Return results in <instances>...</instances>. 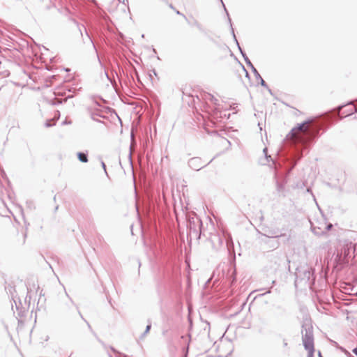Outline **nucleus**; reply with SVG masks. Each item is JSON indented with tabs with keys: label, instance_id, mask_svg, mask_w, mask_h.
<instances>
[{
	"label": "nucleus",
	"instance_id": "nucleus-1",
	"mask_svg": "<svg viewBox=\"0 0 357 357\" xmlns=\"http://www.w3.org/2000/svg\"><path fill=\"white\" fill-rule=\"evenodd\" d=\"M295 286L303 284L310 288L315 283L314 269L307 266H301L296 269Z\"/></svg>",
	"mask_w": 357,
	"mask_h": 357
},
{
	"label": "nucleus",
	"instance_id": "nucleus-2",
	"mask_svg": "<svg viewBox=\"0 0 357 357\" xmlns=\"http://www.w3.org/2000/svg\"><path fill=\"white\" fill-rule=\"evenodd\" d=\"M188 236L191 238L199 240L202 235H204L203 223L201 218L196 214L189 216L188 218Z\"/></svg>",
	"mask_w": 357,
	"mask_h": 357
},
{
	"label": "nucleus",
	"instance_id": "nucleus-3",
	"mask_svg": "<svg viewBox=\"0 0 357 357\" xmlns=\"http://www.w3.org/2000/svg\"><path fill=\"white\" fill-rule=\"evenodd\" d=\"M301 334L303 346L314 344L312 321L308 314H306L303 317L301 322Z\"/></svg>",
	"mask_w": 357,
	"mask_h": 357
},
{
	"label": "nucleus",
	"instance_id": "nucleus-4",
	"mask_svg": "<svg viewBox=\"0 0 357 357\" xmlns=\"http://www.w3.org/2000/svg\"><path fill=\"white\" fill-rule=\"evenodd\" d=\"M262 236H265V239H277L282 237H285L284 243H287L290 240V236H287L286 234L279 233L278 229H268L266 230V233L261 234Z\"/></svg>",
	"mask_w": 357,
	"mask_h": 357
},
{
	"label": "nucleus",
	"instance_id": "nucleus-5",
	"mask_svg": "<svg viewBox=\"0 0 357 357\" xmlns=\"http://www.w3.org/2000/svg\"><path fill=\"white\" fill-rule=\"evenodd\" d=\"M213 159H211L207 164L204 165L202 160L199 157H194L188 160V166L193 170L199 171L208 165Z\"/></svg>",
	"mask_w": 357,
	"mask_h": 357
},
{
	"label": "nucleus",
	"instance_id": "nucleus-6",
	"mask_svg": "<svg viewBox=\"0 0 357 357\" xmlns=\"http://www.w3.org/2000/svg\"><path fill=\"white\" fill-rule=\"evenodd\" d=\"M225 278L229 285L233 286L236 282V269L234 265L230 264L227 270Z\"/></svg>",
	"mask_w": 357,
	"mask_h": 357
},
{
	"label": "nucleus",
	"instance_id": "nucleus-7",
	"mask_svg": "<svg viewBox=\"0 0 357 357\" xmlns=\"http://www.w3.org/2000/svg\"><path fill=\"white\" fill-rule=\"evenodd\" d=\"M352 105V101L351 100H349L348 101L346 104H343V105H340L339 106H337L336 108L333 109V111L336 112V114L337 116H340V119L344 118V117H347V116H351L354 113H357V109H354V110H351L348 114H345V115H342L340 114V112L341 110L346 106H348V105Z\"/></svg>",
	"mask_w": 357,
	"mask_h": 357
},
{
	"label": "nucleus",
	"instance_id": "nucleus-8",
	"mask_svg": "<svg viewBox=\"0 0 357 357\" xmlns=\"http://www.w3.org/2000/svg\"><path fill=\"white\" fill-rule=\"evenodd\" d=\"M357 244L356 243H352L351 242H349V243H347L344 247V265H347L349 263L348 259L350 255V250H353V252L355 254L356 251Z\"/></svg>",
	"mask_w": 357,
	"mask_h": 357
},
{
	"label": "nucleus",
	"instance_id": "nucleus-9",
	"mask_svg": "<svg viewBox=\"0 0 357 357\" xmlns=\"http://www.w3.org/2000/svg\"><path fill=\"white\" fill-rule=\"evenodd\" d=\"M275 178L276 179L275 183H276V190L279 193L283 192L284 190L285 185L287 183V176H284L281 177L280 178H277V176H275Z\"/></svg>",
	"mask_w": 357,
	"mask_h": 357
},
{
	"label": "nucleus",
	"instance_id": "nucleus-10",
	"mask_svg": "<svg viewBox=\"0 0 357 357\" xmlns=\"http://www.w3.org/2000/svg\"><path fill=\"white\" fill-rule=\"evenodd\" d=\"M87 112L91 119L93 121H96L97 122L103 123V121L97 119L96 117L100 116V117H104L103 115L100 114V112L98 109H93L92 107H88L87 108Z\"/></svg>",
	"mask_w": 357,
	"mask_h": 357
},
{
	"label": "nucleus",
	"instance_id": "nucleus-11",
	"mask_svg": "<svg viewBox=\"0 0 357 357\" xmlns=\"http://www.w3.org/2000/svg\"><path fill=\"white\" fill-rule=\"evenodd\" d=\"M262 241L271 250L277 249L280 246V242L277 239H264Z\"/></svg>",
	"mask_w": 357,
	"mask_h": 357
},
{
	"label": "nucleus",
	"instance_id": "nucleus-12",
	"mask_svg": "<svg viewBox=\"0 0 357 357\" xmlns=\"http://www.w3.org/2000/svg\"><path fill=\"white\" fill-rule=\"evenodd\" d=\"M252 72L253 73L255 79L259 81V84L261 86L264 88H268V84L264 80V79L261 77V75L259 73L258 70L256 69L255 67L252 68L251 69Z\"/></svg>",
	"mask_w": 357,
	"mask_h": 357
},
{
	"label": "nucleus",
	"instance_id": "nucleus-13",
	"mask_svg": "<svg viewBox=\"0 0 357 357\" xmlns=\"http://www.w3.org/2000/svg\"><path fill=\"white\" fill-rule=\"evenodd\" d=\"M312 119H307L302 123H298L295 127L291 129V132H295L296 131L302 130L304 129V127L311 122Z\"/></svg>",
	"mask_w": 357,
	"mask_h": 357
},
{
	"label": "nucleus",
	"instance_id": "nucleus-14",
	"mask_svg": "<svg viewBox=\"0 0 357 357\" xmlns=\"http://www.w3.org/2000/svg\"><path fill=\"white\" fill-rule=\"evenodd\" d=\"M77 159L83 163H86L89 161L88 158V151L85 152L79 151L77 153Z\"/></svg>",
	"mask_w": 357,
	"mask_h": 357
},
{
	"label": "nucleus",
	"instance_id": "nucleus-15",
	"mask_svg": "<svg viewBox=\"0 0 357 357\" xmlns=\"http://www.w3.org/2000/svg\"><path fill=\"white\" fill-rule=\"evenodd\" d=\"M190 342H191V335L188 334V339L186 340V345L182 348V355L183 356H188Z\"/></svg>",
	"mask_w": 357,
	"mask_h": 357
},
{
	"label": "nucleus",
	"instance_id": "nucleus-16",
	"mask_svg": "<svg viewBox=\"0 0 357 357\" xmlns=\"http://www.w3.org/2000/svg\"><path fill=\"white\" fill-rule=\"evenodd\" d=\"M305 349L307 351V357H314V344L305 345L303 346Z\"/></svg>",
	"mask_w": 357,
	"mask_h": 357
},
{
	"label": "nucleus",
	"instance_id": "nucleus-17",
	"mask_svg": "<svg viewBox=\"0 0 357 357\" xmlns=\"http://www.w3.org/2000/svg\"><path fill=\"white\" fill-rule=\"evenodd\" d=\"M231 35H232L234 42L236 43V45L238 47V49L241 54L243 56V54H246L245 52L241 48V47L239 45V43L236 38L234 28H231Z\"/></svg>",
	"mask_w": 357,
	"mask_h": 357
},
{
	"label": "nucleus",
	"instance_id": "nucleus-18",
	"mask_svg": "<svg viewBox=\"0 0 357 357\" xmlns=\"http://www.w3.org/2000/svg\"><path fill=\"white\" fill-rule=\"evenodd\" d=\"M13 301H14V303H15V307L17 309V310H20L19 312H18V314L19 316H21L22 317L23 316V312H24V307H20V306L22 305V303H21V301L20 299H19L18 301V304L17 303V301L15 300L13 298Z\"/></svg>",
	"mask_w": 357,
	"mask_h": 357
},
{
	"label": "nucleus",
	"instance_id": "nucleus-19",
	"mask_svg": "<svg viewBox=\"0 0 357 357\" xmlns=\"http://www.w3.org/2000/svg\"><path fill=\"white\" fill-rule=\"evenodd\" d=\"M151 328V322L150 320H148V324L146 326V329L144 332L140 335L139 338L141 340L144 339L145 336L149 333L150 330Z\"/></svg>",
	"mask_w": 357,
	"mask_h": 357
},
{
	"label": "nucleus",
	"instance_id": "nucleus-20",
	"mask_svg": "<svg viewBox=\"0 0 357 357\" xmlns=\"http://www.w3.org/2000/svg\"><path fill=\"white\" fill-rule=\"evenodd\" d=\"M26 290H27V294L24 299V303H25V305H27L28 307H29L30 303H31V297L29 295L31 289L28 287H26Z\"/></svg>",
	"mask_w": 357,
	"mask_h": 357
},
{
	"label": "nucleus",
	"instance_id": "nucleus-21",
	"mask_svg": "<svg viewBox=\"0 0 357 357\" xmlns=\"http://www.w3.org/2000/svg\"><path fill=\"white\" fill-rule=\"evenodd\" d=\"M242 56L248 67H250L251 69L255 67L246 54H243Z\"/></svg>",
	"mask_w": 357,
	"mask_h": 357
},
{
	"label": "nucleus",
	"instance_id": "nucleus-22",
	"mask_svg": "<svg viewBox=\"0 0 357 357\" xmlns=\"http://www.w3.org/2000/svg\"><path fill=\"white\" fill-rule=\"evenodd\" d=\"M109 348L114 354H116L118 356V357H128L127 355L119 352L114 347L110 346Z\"/></svg>",
	"mask_w": 357,
	"mask_h": 357
},
{
	"label": "nucleus",
	"instance_id": "nucleus-23",
	"mask_svg": "<svg viewBox=\"0 0 357 357\" xmlns=\"http://www.w3.org/2000/svg\"><path fill=\"white\" fill-rule=\"evenodd\" d=\"M215 241H218L220 245H222L224 239L220 235H214L213 238H212V241L215 242Z\"/></svg>",
	"mask_w": 357,
	"mask_h": 357
},
{
	"label": "nucleus",
	"instance_id": "nucleus-24",
	"mask_svg": "<svg viewBox=\"0 0 357 357\" xmlns=\"http://www.w3.org/2000/svg\"><path fill=\"white\" fill-rule=\"evenodd\" d=\"M66 100H60V99H54L51 101V104L53 105H59L65 102Z\"/></svg>",
	"mask_w": 357,
	"mask_h": 357
},
{
	"label": "nucleus",
	"instance_id": "nucleus-25",
	"mask_svg": "<svg viewBox=\"0 0 357 357\" xmlns=\"http://www.w3.org/2000/svg\"><path fill=\"white\" fill-rule=\"evenodd\" d=\"M267 151H268V149H267V148H266V147H265V148L263 149V152H264V153L265 154V159H266V162H269V161H270V160H272V158H271V156L270 155H268V153H267Z\"/></svg>",
	"mask_w": 357,
	"mask_h": 357
},
{
	"label": "nucleus",
	"instance_id": "nucleus-26",
	"mask_svg": "<svg viewBox=\"0 0 357 357\" xmlns=\"http://www.w3.org/2000/svg\"><path fill=\"white\" fill-rule=\"evenodd\" d=\"M6 290L8 294L13 295V291H15V289L14 287L8 285V287H6ZM12 297L13 298V296H12Z\"/></svg>",
	"mask_w": 357,
	"mask_h": 357
},
{
	"label": "nucleus",
	"instance_id": "nucleus-27",
	"mask_svg": "<svg viewBox=\"0 0 357 357\" xmlns=\"http://www.w3.org/2000/svg\"><path fill=\"white\" fill-rule=\"evenodd\" d=\"M77 312H78V314L80 316V317L87 324V326L89 327V328L92 331V328H91V325L89 324V323L83 317L82 313L79 311V309L78 307H77Z\"/></svg>",
	"mask_w": 357,
	"mask_h": 357
},
{
	"label": "nucleus",
	"instance_id": "nucleus-28",
	"mask_svg": "<svg viewBox=\"0 0 357 357\" xmlns=\"http://www.w3.org/2000/svg\"><path fill=\"white\" fill-rule=\"evenodd\" d=\"M77 312H78V314L80 316V317L87 324V326L89 327V328L92 331V328H91V325L89 324V323L83 317L82 313L79 311V309L78 307H77Z\"/></svg>",
	"mask_w": 357,
	"mask_h": 357
},
{
	"label": "nucleus",
	"instance_id": "nucleus-29",
	"mask_svg": "<svg viewBox=\"0 0 357 357\" xmlns=\"http://www.w3.org/2000/svg\"><path fill=\"white\" fill-rule=\"evenodd\" d=\"M223 235H224V238L226 241L227 245H228L229 241L231 240V236L229 234H223Z\"/></svg>",
	"mask_w": 357,
	"mask_h": 357
},
{
	"label": "nucleus",
	"instance_id": "nucleus-30",
	"mask_svg": "<svg viewBox=\"0 0 357 357\" xmlns=\"http://www.w3.org/2000/svg\"><path fill=\"white\" fill-rule=\"evenodd\" d=\"M210 96H211L210 100H211V102L216 105H218V100L212 95H210Z\"/></svg>",
	"mask_w": 357,
	"mask_h": 357
},
{
	"label": "nucleus",
	"instance_id": "nucleus-31",
	"mask_svg": "<svg viewBox=\"0 0 357 357\" xmlns=\"http://www.w3.org/2000/svg\"><path fill=\"white\" fill-rule=\"evenodd\" d=\"M220 1H221V3H222V7L224 8V10H225V13H226L227 17H229V12H228V10H227V8H226V6H225V3H224L223 1H222V0H220Z\"/></svg>",
	"mask_w": 357,
	"mask_h": 357
},
{
	"label": "nucleus",
	"instance_id": "nucleus-32",
	"mask_svg": "<svg viewBox=\"0 0 357 357\" xmlns=\"http://www.w3.org/2000/svg\"><path fill=\"white\" fill-rule=\"evenodd\" d=\"M101 166H102V169H104L105 174L108 176V174H107V169H106V165L102 160H101Z\"/></svg>",
	"mask_w": 357,
	"mask_h": 357
},
{
	"label": "nucleus",
	"instance_id": "nucleus-33",
	"mask_svg": "<svg viewBox=\"0 0 357 357\" xmlns=\"http://www.w3.org/2000/svg\"><path fill=\"white\" fill-rule=\"evenodd\" d=\"M174 11L176 12V13L177 15H182L185 20H187V17H185V15H183V13H181L179 10L175 9Z\"/></svg>",
	"mask_w": 357,
	"mask_h": 357
},
{
	"label": "nucleus",
	"instance_id": "nucleus-34",
	"mask_svg": "<svg viewBox=\"0 0 357 357\" xmlns=\"http://www.w3.org/2000/svg\"><path fill=\"white\" fill-rule=\"evenodd\" d=\"M295 135V132H291V130L289 131V132L287 135V138L293 137Z\"/></svg>",
	"mask_w": 357,
	"mask_h": 357
},
{
	"label": "nucleus",
	"instance_id": "nucleus-35",
	"mask_svg": "<svg viewBox=\"0 0 357 357\" xmlns=\"http://www.w3.org/2000/svg\"><path fill=\"white\" fill-rule=\"evenodd\" d=\"M227 20L229 24L230 29L231 30V28H233V25H232V22H231V19L229 15V17H227Z\"/></svg>",
	"mask_w": 357,
	"mask_h": 357
},
{
	"label": "nucleus",
	"instance_id": "nucleus-36",
	"mask_svg": "<svg viewBox=\"0 0 357 357\" xmlns=\"http://www.w3.org/2000/svg\"><path fill=\"white\" fill-rule=\"evenodd\" d=\"M282 342L284 347H287L288 346L287 340L286 338H283Z\"/></svg>",
	"mask_w": 357,
	"mask_h": 357
},
{
	"label": "nucleus",
	"instance_id": "nucleus-37",
	"mask_svg": "<svg viewBox=\"0 0 357 357\" xmlns=\"http://www.w3.org/2000/svg\"><path fill=\"white\" fill-rule=\"evenodd\" d=\"M333 227V225L332 224H328L326 226V231H329L331 229V228Z\"/></svg>",
	"mask_w": 357,
	"mask_h": 357
},
{
	"label": "nucleus",
	"instance_id": "nucleus-38",
	"mask_svg": "<svg viewBox=\"0 0 357 357\" xmlns=\"http://www.w3.org/2000/svg\"><path fill=\"white\" fill-rule=\"evenodd\" d=\"M98 340L105 349L107 348L106 344L100 339H98Z\"/></svg>",
	"mask_w": 357,
	"mask_h": 357
},
{
	"label": "nucleus",
	"instance_id": "nucleus-39",
	"mask_svg": "<svg viewBox=\"0 0 357 357\" xmlns=\"http://www.w3.org/2000/svg\"><path fill=\"white\" fill-rule=\"evenodd\" d=\"M105 76H106L107 79L109 81H110V82H111V79H110V77H109V75H108V73H107V71H105Z\"/></svg>",
	"mask_w": 357,
	"mask_h": 357
},
{
	"label": "nucleus",
	"instance_id": "nucleus-40",
	"mask_svg": "<svg viewBox=\"0 0 357 357\" xmlns=\"http://www.w3.org/2000/svg\"><path fill=\"white\" fill-rule=\"evenodd\" d=\"M242 67H243V69L245 70V75H246V77H249V73L248 72L245 70V67L242 65Z\"/></svg>",
	"mask_w": 357,
	"mask_h": 357
},
{
	"label": "nucleus",
	"instance_id": "nucleus-41",
	"mask_svg": "<svg viewBox=\"0 0 357 357\" xmlns=\"http://www.w3.org/2000/svg\"><path fill=\"white\" fill-rule=\"evenodd\" d=\"M271 293V289L268 290L266 292H265L264 294H259V296H263L264 295L266 294H270Z\"/></svg>",
	"mask_w": 357,
	"mask_h": 357
},
{
	"label": "nucleus",
	"instance_id": "nucleus-42",
	"mask_svg": "<svg viewBox=\"0 0 357 357\" xmlns=\"http://www.w3.org/2000/svg\"><path fill=\"white\" fill-rule=\"evenodd\" d=\"M168 6L169 7L172 9V10H175L176 8H174V6L172 4V3H168Z\"/></svg>",
	"mask_w": 357,
	"mask_h": 357
},
{
	"label": "nucleus",
	"instance_id": "nucleus-43",
	"mask_svg": "<svg viewBox=\"0 0 357 357\" xmlns=\"http://www.w3.org/2000/svg\"><path fill=\"white\" fill-rule=\"evenodd\" d=\"M313 232H314L315 234H317V235H320L321 234H323V233H324V231H321V233H319V232H317V231H316V230H315V229H313Z\"/></svg>",
	"mask_w": 357,
	"mask_h": 357
},
{
	"label": "nucleus",
	"instance_id": "nucleus-44",
	"mask_svg": "<svg viewBox=\"0 0 357 357\" xmlns=\"http://www.w3.org/2000/svg\"><path fill=\"white\" fill-rule=\"evenodd\" d=\"M45 126H46V127H47V128H49V127H50V126H51V124L49 123V121H46V123H45Z\"/></svg>",
	"mask_w": 357,
	"mask_h": 357
},
{
	"label": "nucleus",
	"instance_id": "nucleus-45",
	"mask_svg": "<svg viewBox=\"0 0 357 357\" xmlns=\"http://www.w3.org/2000/svg\"><path fill=\"white\" fill-rule=\"evenodd\" d=\"M268 92L270 93V94L273 95V93H272V90L268 86V88H266Z\"/></svg>",
	"mask_w": 357,
	"mask_h": 357
},
{
	"label": "nucleus",
	"instance_id": "nucleus-46",
	"mask_svg": "<svg viewBox=\"0 0 357 357\" xmlns=\"http://www.w3.org/2000/svg\"><path fill=\"white\" fill-rule=\"evenodd\" d=\"M108 301H109V304L111 305V306H112L113 308H114V307L113 306V305H112V300H111V298L108 299Z\"/></svg>",
	"mask_w": 357,
	"mask_h": 357
},
{
	"label": "nucleus",
	"instance_id": "nucleus-47",
	"mask_svg": "<svg viewBox=\"0 0 357 357\" xmlns=\"http://www.w3.org/2000/svg\"><path fill=\"white\" fill-rule=\"evenodd\" d=\"M128 157H129V160H130V164H132V161H131V153H130V152L129 153Z\"/></svg>",
	"mask_w": 357,
	"mask_h": 357
},
{
	"label": "nucleus",
	"instance_id": "nucleus-48",
	"mask_svg": "<svg viewBox=\"0 0 357 357\" xmlns=\"http://www.w3.org/2000/svg\"><path fill=\"white\" fill-rule=\"evenodd\" d=\"M98 60L100 66H102L103 65H102V62H101V61H100V58L98 56Z\"/></svg>",
	"mask_w": 357,
	"mask_h": 357
},
{
	"label": "nucleus",
	"instance_id": "nucleus-49",
	"mask_svg": "<svg viewBox=\"0 0 357 357\" xmlns=\"http://www.w3.org/2000/svg\"><path fill=\"white\" fill-rule=\"evenodd\" d=\"M318 356H319V357H323V356H322V354H321V351H319V352H318Z\"/></svg>",
	"mask_w": 357,
	"mask_h": 357
},
{
	"label": "nucleus",
	"instance_id": "nucleus-50",
	"mask_svg": "<svg viewBox=\"0 0 357 357\" xmlns=\"http://www.w3.org/2000/svg\"><path fill=\"white\" fill-rule=\"evenodd\" d=\"M167 333V330H166V331H162V335H165V334H166Z\"/></svg>",
	"mask_w": 357,
	"mask_h": 357
},
{
	"label": "nucleus",
	"instance_id": "nucleus-51",
	"mask_svg": "<svg viewBox=\"0 0 357 357\" xmlns=\"http://www.w3.org/2000/svg\"><path fill=\"white\" fill-rule=\"evenodd\" d=\"M153 74H154L155 75H157V73H156L155 70H153Z\"/></svg>",
	"mask_w": 357,
	"mask_h": 357
},
{
	"label": "nucleus",
	"instance_id": "nucleus-52",
	"mask_svg": "<svg viewBox=\"0 0 357 357\" xmlns=\"http://www.w3.org/2000/svg\"><path fill=\"white\" fill-rule=\"evenodd\" d=\"M69 298H70V301L72 302V303L74 304L73 299L70 297H69Z\"/></svg>",
	"mask_w": 357,
	"mask_h": 357
},
{
	"label": "nucleus",
	"instance_id": "nucleus-53",
	"mask_svg": "<svg viewBox=\"0 0 357 357\" xmlns=\"http://www.w3.org/2000/svg\"><path fill=\"white\" fill-rule=\"evenodd\" d=\"M181 338H182V339H185L186 337H185L184 335H182V336H181Z\"/></svg>",
	"mask_w": 357,
	"mask_h": 357
},
{
	"label": "nucleus",
	"instance_id": "nucleus-54",
	"mask_svg": "<svg viewBox=\"0 0 357 357\" xmlns=\"http://www.w3.org/2000/svg\"><path fill=\"white\" fill-rule=\"evenodd\" d=\"M275 280H273V281L272 282V284H275Z\"/></svg>",
	"mask_w": 357,
	"mask_h": 357
},
{
	"label": "nucleus",
	"instance_id": "nucleus-55",
	"mask_svg": "<svg viewBox=\"0 0 357 357\" xmlns=\"http://www.w3.org/2000/svg\"><path fill=\"white\" fill-rule=\"evenodd\" d=\"M109 357H112V356L110 354H108Z\"/></svg>",
	"mask_w": 357,
	"mask_h": 357
},
{
	"label": "nucleus",
	"instance_id": "nucleus-56",
	"mask_svg": "<svg viewBox=\"0 0 357 357\" xmlns=\"http://www.w3.org/2000/svg\"><path fill=\"white\" fill-rule=\"evenodd\" d=\"M58 208H59V206H56L55 210H57V209H58Z\"/></svg>",
	"mask_w": 357,
	"mask_h": 357
},
{
	"label": "nucleus",
	"instance_id": "nucleus-57",
	"mask_svg": "<svg viewBox=\"0 0 357 357\" xmlns=\"http://www.w3.org/2000/svg\"><path fill=\"white\" fill-rule=\"evenodd\" d=\"M188 356H183V355H182V357H188Z\"/></svg>",
	"mask_w": 357,
	"mask_h": 357
},
{
	"label": "nucleus",
	"instance_id": "nucleus-58",
	"mask_svg": "<svg viewBox=\"0 0 357 357\" xmlns=\"http://www.w3.org/2000/svg\"><path fill=\"white\" fill-rule=\"evenodd\" d=\"M356 296H357V291H356Z\"/></svg>",
	"mask_w": 357,
	"mask_h": 357
}]
</instances>
